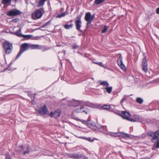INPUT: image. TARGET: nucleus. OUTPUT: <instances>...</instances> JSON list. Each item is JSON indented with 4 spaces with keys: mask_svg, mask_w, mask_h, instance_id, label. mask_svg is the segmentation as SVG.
<instances>
[{
    "mask_svg": "<svg viewBox=\"0 0 159 159\" xmlns=\"http://www.w3.org/2000/svg\"><path fill=\"white\" fill-rule=\"evenodd\" d=\"M44 13V9L43 8H41L37 10L35 12L33 13L31 16L34 19L36 20L40 18Z\"/></svg>",
    "mask_w": 159,
    "mask_h": 159,
    "instance_id": "nucleus-1",
    "label": "nucleus"
},
{
    "mask_svg": "<svg viewBox=\"0 0 159 159\" xmlns=\"http://www.w3.org/2000/svg\"><path fill=\"white\" fill-rule=\"evenodd\" d=\"M3 47L5 53L7 54H9L12 51V45L11 43L7 41H5L2 43Z\"/></svg>",
    "mask_w": 159,
    "mask_h": 159,
    "instance_id": "nucleus-2",
    "label": "nucleus"
},
{
    "mask_svg": "<svg viewBox=\"0 0 159 159\" xmlns=\"http://www.w3.org/2000/svg\"><path fill=\"white\" fill-rule=\"evenodd\" d=\"M147 135L152 137L151 139L152 142H155L159 139V130L155 133L148 132L147 133Z\"/></svg>",
    "mask_w": 159,
    "mask_h": 159,
    "instance_id": "nucleus-3",
    "label": "nucleus"
},
{
    "mask_svg": "<svg viewBox=\"0 0 159 159\" xmlns=\"http://www.w3.org/2000/svg\"><path fill=\"white\" fill-rule=\"evenodd\" d=\"M29 45L28 43H25L21 45L20 50L17 55L16 59L19 58L21 55L25 51L28 50V48L29 47Z\"/></svg>",
    "mask_w": 159,
    "mask_h": 159,
    "instance_id": "nucleus-4",
    "label": "nucleus"
},
{
    "mask_svg": "<svg viewBox=\"0 0 159 159\" xmlns=\"http://www.w3.org/2000/svg\"><path fill=\"white\" fill-rule=\"evenodd\" d=\"M94 18V15H91L89 12L87 13L85 16V19L87 21V25L90 24L92 21L93 20Z\"/></svg>",
    "mask_w": 159,
    "mask_h": 159,
    "instance_id": "nucleus-5",
    "label": "nucleus"
},
{
    "mask_svg": "<svg viewBox=\"0 0 159 159\" xmlns=\"http://www.w3.org/2000/svg\"><path fill=\"white\" fill-rule=\"evenodd\" d=\"M21 13V12L20 11L16 9H13L8 11L7 14L8 16H15L20 15Z\"/></svg>",
    "mask_w": 159,
    "mask_h": 159,
    "instance_id": "nucleus-6",
    "label": "nucleus"
},
{
    "mask_svg": "<svg viewBox=\"0 0 159 159\" xmlns=\"http://www.w3.org/2000/svg\"><path fill=\"white\" fill-rule=\"evenodd\" d=\"M61 113V110L60 109H57L54 112H51L50 116L52 117H53L55 118H57L60 117Z\"/></svg>",
    "mask_w": 159,
    "mask_h": 159,
    "instance_id": "nucleus-7",
    "label": "nucleus"
},
{
    "mask_svg": "<svg viewBox=\"0 0 159 159\" xmlns=\"http://www.w3.org/2000/svg\"><path fill=\"white\" fill-rule=\"evenodd\" d=\"M68 156L70 158H73L75 159H79L83 157L84 156L81 154H79L77 153H73L68 154ZM84 158L85 159H87V157H86L84 156Z\"/></svg>",
    "mask_w": 159,
    "mask_h": 159,
    "instance_id": "nucleus-8",
    "label": "nucleus"
},
{
    "mask_svg": "<svg viewBox=\"0 0 159 159\" xmlns=\"http://www.w3.org/2000/svg\"><path fill=\"white\" fill-rule=\"evenodd\" d=\"M81 16H78L76 18V20L75 21L76 29L77 30L80 31V28L81 27V21L80 20Z\"/></svg>",
    "mask_w": 159,
    "mask_h": 159,
    "instance_id": "nucleus-9",
    "label": "nucleus"
},
{
    "mask_svg": "<svg viewBox=\"0 0 159 159\" xmlns=\"http://www.w3.org/2000/svg\"><path fill=\"white\" fill-rule=\"evenodd\" d=\"M148 64L146 59V57L144 56V57L142 60V67L143 70L145 72H146L148 71Z\"/></svg>",
    "mask_w": 159,
    "mask_h": 159,
    "instance_id": "nucleus-10",
    "label": "nucleus"
},
{
    "mask_svg": "<svg viewBox=\"0 0 159 159\" xmlns=\"http://www.w3.org/2000/svg\"><path fill=\"white\" fill-rule=\"evenodd\" d=\"M19 147V149L18 150L17 149V148H16V151H20V152H23V154L24 155L29 153L30 152L28 147H27L26 150H25V148L22 146H20Z\"/></svg>",
    "mask_w": 159,
    "mask_h": 159,
    "instance_id": "nucleus-11",
    "label": "nucleus"
},
{
    "mask_svg": "<svg viewBox=\"0 0 159 159\" xmlns=\"http://www.w3.org/2000/svg\"><path fill=\"white\" fill-rule=\"evenodd\" d=\"M114 134L116 135L115 137H120L124 138H127L130 137L129 134L122 132L114 133Z\"/></svg>",
    "mask_w": 159,
    "mask_h": 159,
    "instance_id": "nucleus-12",
    "label": "nucleus"
},
{
    "mask_svg": "<svg viewBox=\"0 0 159 159\" xmlns=\"http://www.w3.org/2000/svg\"><path fill=\"white\" fill-rule=\"evenodd\" d=\"M117 61L118 65L120 67L121 69L124 71L125 70L126 68L122 62V58H121V54H120V57L118 59Z\"/></svg>",
    "mask_w": 159,
    "mask_h": 159,
    "instance_id": "nucleus-13",
    "label": "nucleus"
},
{
    "mask_svg": "<svg viewBox=\"0 0 159 159\" xmlns=\"http://www.w3.org/2000/svg\"><path fill=\"white\" fill-rule=\"evenodd\" d=\"M70 102L71 103V106H74L75 107H77L79 105H81L82 103V102L74 100L70 101Z\"/></svg>",
    "mask_w": 159,
    "mask_h": 159,
    "instance_id": "nucleus-14",
    "label": "nucleus"
},
{
    "mask_svg": "<svg viewBox=\"0 0 159 159\" xmlns=\"http://www.w3.org/2000/svg\"><path fill=\"white\" fill-rule=\"evenodd\" d=\"M121 113L123 115H120L124 119H125L127 120V118H129V117L130 116V113L127 111H122Z\"/></svg>",
    "mask_w": 159,
    "mask_h": 159,
    "instance_id": "nucleus-15",
    "label": "nucleus"
},
{
    "mask_svg": "<svg viewBox=\"0 0 159 159\" xmlns=\"http://www.w3.org/2000/svg\"><path fill=\"white\" fill-rule=\"evenodd\" d=\"M47 110L46 106L44 105L43 107L39 109V112L40 114L43 115L46 113Z\"/></svg>",
    "mask_w": 159,
    "mask_h": 159,
    "instance_id": "nucleus-16",
    "label": "nucleus"
},
{
    "mask_svg": "<svg viewBox=\"0 0 159 159\" xmlns=\"http://www.w3.org/2000/svg\"><path fill=\"white\" fill-rule=\"evenodd\" d=\"M12 33L20 37H22L23 36L21 34V29H19V30L16 31L12 32Z\"/></svg>",
    "mask_w": 159,
    "mask_h": 159,
    "instance_id": "nucleus-17",
    "label": "nucleus"
},
{
    "mask_svg": "<svg viewBox=\"0 0 159 159\" xmlns=\"http://www.w3.org/2000/svg\"><path fill=\"white\" fill-rule=\"evenodd\" d=\"M98 81L100 82V84L102 85L107 87L109 85L107 81H102L101 80H100Z\"/></svg>",
    "mask_w": 159,
    "mask_h": 159,
    "instance_id": "nucleus-18",
    "label": "nucleus"
},
{
    "mask_svg": "<svg viewBox=\"0 0 159 159\" xmlns=\"http://www.w3.org/2000/svg\"><path fill=\"white\" fill-rule=\"evenodd\" d=\"M39 46L38 45H29V47L31 49H37L39 48Z\"/></svg>",
    "mask_w": 159,
    "mask_h": 159,
    "instance_id": "nucleus-19",
    "label": "nucleus"
},
{
    "mask_svg": "<svg viewBox=\"0 0 159 159\" xmlns=\"http://www.w3.org/2000/svg\"><path fill=\"white\" fill-rule=\"evenodd\" d=\"M104 89H106V91L108 93H110L112 91V87H107L104 88Z\"/></svg>",
    "mask_w": 159,
    "mask_h": 159,
    "instance_id": "nucleus-20",
    "label": "nucleus"
},
{
    "mask_svg": "<svg viewBox=\"0 0 159 159\" xmlns=\"http://www.w3.org/2000/svg\"><path fill=\"white\" fill-rule=\"evenodd\" d=\"M46 0H40L39 2L38 6L41 7L43 6Z\"/></svg>",
    "mask_w": 159,
    "mask_h": 159,
    "instance_id": "nucleus-21",
    "label": "nucleus"
},
{
    "mask_svg": "<svg viewBox=\"0 0 159 159\" xmlns=\"http://www.w3.org/2000/svg\"><path fill=\"white\" fill-rule=\"evenodd\" d=\"M11 0H2V3L4 5H7L8 3H10Z\"/></svg>",
    "mask_w": 159,
    "mask_h": 159,
    "instance_id": "nucleus-22",
    "label": "nucleus"
},
{
    "mask_svg": "<svg viewBox=\"0 0 159 159\" xmlns=\"http://www.w3.org/2000/svg\"><path fill=\"white\" fill-rule=\"evenodd\" d=\"M73 24L70 23L69 25H64V27L66 29H70L72 28L73 26Z\"/></svg>",
    "mask_w": 159,
    "mask_h": 159,
    "instance_id": "nucleus-23",
    "label": "nucleus"
},
{
    "mask_svg": "<svg viewBox=\"0 0 159 159\" xmlns=\"http://www.w3.org/2000/svg\"><path fill=\"white\" fill-rule=\"evenodd\" d=\"M81 138L82 139H85L90 142H93L94 139H92L91 138L89 137V138H86V137H81Z\"/></svg>",
    "mask_w": 159,
    "mask_h": 159,
    "instance_id": "nucleus-24",
    "label": "nucleus"
},
{
    "mask_svg": "<svg viewBox=\"0 0 159 159\" xmlns=\"http://www.w3.org/2000/svg\"><path fill=\"white\" fill-rule=\"evenodd\" d=\"M136 101L137 102L140 104H141L143 102V100L141 98H137L136 99Z\"/></svg>",
    "mask_w": 159,
    "mask_h": 159,
    "instance_id": "nucleus-25",
    "label": "nucleus"
},
{
    "mask_svg": "<svg viewBox=\"0 0 159 159\" xmlns=\"http://www.w3.org/2000/svg\"><path fill=\"white\" fill-rule=\"evenodd\" d=\"M66 15V13L65 12H63L62 13L60 14L57 15V17L60 18L61 17L64 16Z\"/></svg>",
    "mask_w": 159,
    "mask_h": 159,
    "instance_id": "nucleus-26",
    "label": "nucleus"
},
{
    "mask_svg": "<svg viewBox=\"0 0 159 159\" xmlns=\"http://www.w3.org/2000/svg\"><path fill=\"white\" fill-rule=\"evenodd\" d=\"M105 0H95V2L97 4H99Z\"/></svg>",
    "mask_w": 159,
    "mask_h": 159,
    "instance_id": "nucleus-27",
    "label": "nucleus"
},
{
    "mask_svg": "<svg viewBox=\"0 0 159 159\" xmlns=\"http://www.w3.org/2000/svg\"><path fill=\"white\" fill-rule=\"evenodd\" d=\"M108 29V27H107L106 25H105L102 30L101 31L102 33H105L107 30Z\"/></svg>",
    "mask_w": 159,
    "mask_h": 159,
    "instance_id": "nucleus-28",
    "label": "nucleus"
},
{
    "mask_svg": "<svg viewBox=\"0 0 159 159\" xmlns=\"http://www.w3.org/2000/svg\"><path fill=\"white\" fill-rule=\"evenodd\" d=\"M83 109V107H80L75 109V111L76 112H82V111Z\"/></svg>",
    "mask_w": 159,
    "mask_h": 159,
    "instance_id": "nucleus-29",
    "label": "nucleus"
},
{
    "mask_svg": "<svg viewBox=\"0 0 159 159\" xmlns=\"http://www.w3.org/2000/svg\"><path fill=\"white\" fill-rule=\"evenodd\" d=\"M32 37V35H23L22 37L24 38L27 39H30Z\"/></svg>",
    "mask_w": 159,
    "mask_h": 159,
    "instance_id": "nucleus-30",
    "label": "nucleus"
},
{
    "mask_svg": "<svg viewBox=\"0 0 159 159\" xmlns=\"http://www.w3.org/2000/svg\"><path fill=\"white\" fill-rule=\"evenodd\" d=\"M127 120L131 122H136L137 121H139V120H137L135 119H131L129 118H127Z\"/></svg>",
    "mask_w": 159,
    "mask_h": 159,
    "instance_id": "nucleus-31",
    "label": "nucleus"
},
{
    "mask_svg": "<svg viewBox=\"0 0 159 159\" xmlns=\"http://www.w3.org/2000/svg\"><path fill=\"white\" fill-rule=\"evenodd\" d=\"M102 108L104 109H108L110 108V106L108 105H104L102 106Z\"/></svg>",
    "mask_w": 159,
    "mask_h": 159,
    "instance_id": "nucleus-32",
    "label": "nucleus"
},
{
    "mask_svg": "<svg viewBox=\"0 0 159 159\" xmlns=\"http://www.w3.org/2000/svg\"><path fill=\"white\" fill-rule=\"evenodd\" d=\"M157 140H158L157 141H156L155 142H153L154 143H156V144H155V146L157 148H159V139Z\"/></svg>",
    "mask_w": 159,
    "mask_h": 159,
    "instance_id": "nucleus-33",
    "label": "nucleus"
},
{
    "mask_svg": "<svg viewBox=\"0 0 159 159\" xmlns=\"http://www.w3.org/2000/svg\"><path fill=\"white\" fill-rule=\"evenodd\" d=\"M72 49H75L79 47V46L76 44H74L72 45Z\"/></svg>",
    "mask_w": 159,
    "mask_h": 159,
    "instance_id": "nucleus-34",
    "label": "nucleus"
},
{
    "mask_svg": "<svg viewBox=\"0 0 159 159\" xmlns=\"http://www.w3.org/2000/svg\"><path fill=\"white\" fill-rule=\"evenodd\" d=\"M134 116L135 119L138 120H139V121H140L139 120L140 118L139 116L137 115H134Z\"/></svg>",
    "mask_w": 159,
    "mask_h": 159,
    "instance_id": "nucleus-35",
    "label": "nucleus"
},
{
    "mask_svg": "<svg viewBox=\"0 0 159 159\" xmlns=\"http://www.w3.org/2000/svg\"><path fill=\"white\" fill-rule=\"evenodd\" d=\"M89 110L87 108H85L83 107V109L82 111V112H84L86 114H87V112H88Z\"/></svg>",
    "mask_w": 159,
    "mask_h": 159,
    "instance_id": "nucleus-36",
    "label": "nucleus"
},
{
    "mask_svg": "<svg viewBox=\"0 0 159 159\" xmlns=\"http://www.w3.org/2000/svg\"><path fill=\"white\" fill-rule=\"evenodd\" d=\"M87 125H92L93 124L92 122L90 120H87Z\"/></svg>",
    "mask_w": 159,
    "mask_h": 159,
    "instance_id": "nucleus-37",
    "label": "nucleus"
},
{
    "mask_svg": "<svg viewBox=\"0 0 159 159\" xmlns=\"http://www.w3.org/2000/svg\"><path fill=\"white\" fill-rule=\"evenodd\" d=\"M50 23V21H49L48 22H47L46 23H45V24H44L43 25V26H42V27H45L46 26L48 25L49 23Z\"/></svg>",
    "mask_w": 159,
    "mask_h": 159,
    "instance_id": "nucleus-38",
    "label": "nucleus"
},
{
    "mask_svg": "<svg viewBox=\"0 0 159 159\" xmlns=\"http://www.w3.org/2000/svg\"><path fill=\"white\" fill-rule=\"evenodd\" d=\"M80 120L85 125H87V120L86 121L85 120Z\"/></svg>",
    "mask_w": 159,
    "mask_h": 159,
    "instance_id": "nucleus-39",
    "label": "nucleus"
},
{
    "mask_svg": "<svg viewBox=\"0 0 159 159\" xmlns=\"http://www.w3.org/2000/svg\"><path fill=\"white\" fill-rule=\"evenodd\" d=\"M96 64L98 65H99L101 66L102 67H103L104 65L102 64V63L101 62H98V63H95Z\"/></svg>",
    "mask_w": 159,
    "mask_h": 159,
    "instance_id": "nucleus-40",
    "label": "nucleus"
},
{
    "mask_svg": "<svg viewBox=\"0 0 159 159\" xmlns=\"http://www.w3.org/2000/svg\"><path fill=\"white\" fill-rule=\"evenodd\" d=\"M19 20V19L18 18L14 19L12 21L14 22H16Z\"/></svg>",
    "mask_w": 159,
    "mask_h": 159,
    "instance_id": "nucleus-41",
    "label": "nucleus"
},
{
    "mask_svg": "<svg viewBox=\"0 0 159 159\" xmlns=\"http://www.w3.org/2000/svg\"><path fill=\"white\" fill-rule=\"evenodd\" d=\"M156 12L157 14H159V7L156 9Z\"/></svg>",
    "mask_w": 159,
    "mask_h": 159,
    "instance_id": "nucleus-42",
    "label": "nucleus"
},
{
    "mask_svg": "<svg viewBox=\"0 0 159 159\" xmlns=\"http://www.w3.org/2000/svg\"><path fill=\"white\" fill-rule=\"evenodd\" d=\"M125 98H122V100H121V101L120 102L121 103H122V102H123V101L125 100Z\"/></svg>",
    "mask_w": 159,
    "mask_h": 159,
    "instance_id": "nucleus-43",
    "label": "nucleus"
},
{
    "mask_svg": "<svg viewBox=\"0 0 159 159\" xmlns=\"http://www.w3.org/2000/svg\"><path fill=\"white\" fill-rule=\"evenodd\" d=\"M150 157H146L145 158H144L143 159H150Z\"/></svg>",
    "mask_w": 159,
    "mask_h": 159,
    "instance_id": "nucleus-44",
    "label": "nucleus"
},
{
    "mask_svg": "<svg viewBox=\"0 0 159 159\" xmlns=\"http://www.w3.org/2000/svg\"><path fill=\"white\" fill-rule=\"evenodd\" d=\"M62 52H64V54H65V51L63 50V51H62Z\"/></svg>",
    "mask_w": 159,
    "mask_h": 159,
    "instance_id": "nucleus-45",
    "label": "nucleus"
},
{
    "mask_svg": "<svg viewBox=\"0 0 159 159\" xmlns=\"http://www.w3.org/2000/svg\"><path fill=\"white\" fill-rule=\"evenodd\" d=\"M103 127L104 128H106V127L105 126H104V127Z\"/></svg>",
    "mask_w": 159,
    "mask_h": 159,
    "instance_id": "nucleus-46",
    "label": "nucleus"
},
{
    "mask_svg": "<svg viewBox=\"0 0 159 159\" xmlns=\"http://www.w3.org/2000/svg\"><path fill=\"white\" fill-rule=\"evenodd\" d=\"M15 0V1L16 2L17 0Z\"/></svg>",
    "mask_w": 159,
    "mask_h": 159,
    "instance_id": "nucleus-47",
    "label": "nucleus"
},
{
    "mask_svg": "<svg viewBox=\"0 0 159 159\" xmlns=\"http://www.w3.org/2000/svg\"><path fill=\"white\" fill-rule=\"evenodd\" d=\"M111 136H114V135H113V134H111Z\"/></svg>",
    "mask_w": 159,
    "mask_h": 159,
    "instance_id": "nucleus-48",
    "label": "nucleus"
}]
</instances>
